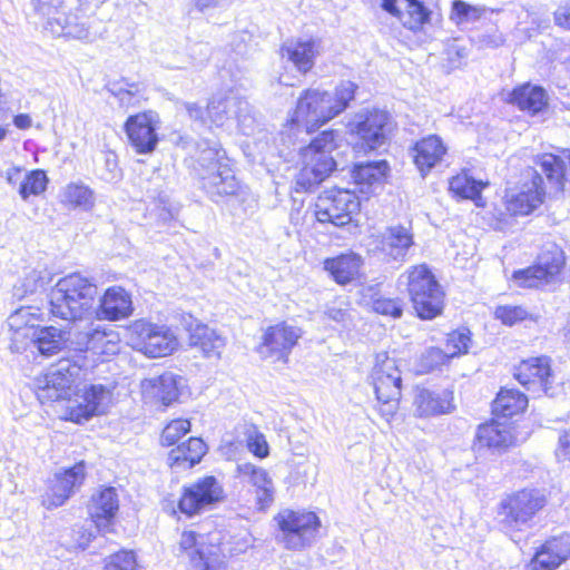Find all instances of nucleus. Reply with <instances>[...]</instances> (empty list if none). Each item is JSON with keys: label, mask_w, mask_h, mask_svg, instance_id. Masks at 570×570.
Returning <instances> with one entry per match:
<instances>
[{"label": "nucleus", "mask_w": 570, "mask_h": 570, "mask_svg": "<svg viewBox=\"0 0 570 570\" xmlns=\"http://www.w3.org/2000/svg\"><path fill=\"white\" fill-rule=\"evenodd\" d=\"M31 18L42 31L56 39L91 45L108 32V17L102 7L91 0H30Z\"/></svg>", "instance_id": "1"}, {"label": "nucleus", "mask_w": 570, "mask_h": 570, "mask_svg": "<svg viewBox=\"0 0 570 570\" xmlns=\"http://www.w3.org/2000/svg\"><path fill=\"white\" fill-rule=\"evenodd\" d=\"M355 90L356 85L352 81H342L333 91L317 88L303 90L294 110L288 114L282 134L292 139V136L315 131L347 108Z\"/></svg>", "instance_id": "2"}, {"label": "nucleus", "mask_w": 570, "mask_h": 570, "mask_svg": "<svg viewBox=\"0 0 570 570\" xmlns=\"http://www.w3.org/2000/svg\"><path fill=\"white\" fill-rule=\"evenodd\" d=\"M43 321L38 307L22 306L13 312L7 321L10 332V350L21 353L32 345L42 355L58 353L65 344L69 345V331L55 326H40Z\"/></svg>", "instance_id": "3"}, {"label": "nucleus", "mask_w": 570, "mask_h": 570, "mask_svg": "<svg viewBox=\"0 0 570 570\" xmlns=\"http://www.w3.org/2000/svg\"><path fill=\"white\" fill-rule=\"evenodd\" d=\"M97 285L80 273H71L58 279L48 294L49 311L53 317L81 325L95 316L94 301Z\"/></svg>", "instance_id": "4"}, {"label": "nucleus", "mask_w": 570, "mask_h": 570, "mask_svg": "<svg viewBox=\"0 0 570 570\" xmlns=\"http://www.w3.org/2000/svg\"><path fill=\"white\" fill-rule=\"evenodd\" d=\"M340 134L325 130L307 146L299 148L302 167L295 176L294 190L308 193L314 190L337 167L333 153L338 147Z\"/></svg>", "instance_id": "5"}, {"label": "nucleus", "mask_w": 570, "mask_h": 570, "mask_svg": "<svg viewBox=\"0 0 570 570\" xmlns=\"http://www.w3.org/2000/svg\"><path fill=\"white\" fill-rule=\"evenodd\" d=\"M405 285L417 316L433 320L444 307V292L426 264L411 266L397 279Z\"/></svg>", "instance_id": "6"}, {"label": "nucleus", "mask_w": 570, "mask_h": 570, "mask_svg": "<svg viewBox=\"0 0 570 570\" xmlns=\"http://www.w3.org/2000/svg\"><path fill=\"white\" fill-rule=\"evenodd\" d=\"M381 415L390 421L396 413L401 399L402 377L396 360L386 352L377 353L370 374Z\"/></svg>", "instance_id": "7"}, {"label": "nucleus", "mask_w": 570, "mask_h": 570, "mask_svg": "<svg viewBox=\"0 0 570 570\" xmlns=\"http://www.w3.org/2000/svg\"><path fill=\"white\" fill-rule=\"evenodd\" d=\"M546 504L547 497L542 490L522 489L502 499L498 513L505 528L520 531L531 525Z\"/></svg>", "instance_id": "8"}, {"label": "nucleus", "mask_w": 570, "mask_h": 570, "mask_svg": "<svg viewBox=\"0 0 570 570\" xmlns=\"http://www.w3.org/2000/svg\"><path fill=\"white\" fill-rule=\"evenodd\" d=\"M279 528V539L288 550H303L311 547L320 532L321 520L311 511L282 510L275 517Z\"/></svg>", "instance_id": "9"}, {"label": "nucleus", "mask_w": 570, "mask_h": 570, "mask_svg": "<svg viewBox=\"0 0 570 570\" xmlns=\"http://www.w3.org/2000/svg\"><path fill=\"white\" fill-rule=\"evenodd\" d=\"M91 316L81 325L69 328V346L75 351H90L96 355H114L118 351L119 334Z\"/></svg>", "instance_id": "10"}, {"label": "nucleus", "mask_w": 570, "mask_h": 570, "mask_svg": "<svg viewBox=\"0 0 570 570\" xmlns=\"http://www.w3.org/2000/svg\"><path fill=\"white\" fill-rule=\"evenodd\" d=\"M563 266L562 249L556 244H549L539 254L534 265L515 271L511 281L518 287L539 288L556 282Z\"/></svg>", "instance_id": "11"}, {"label": "nucleus", "mask_w": 570, "mask_h": 570, "mask_svg": "<svg viewBox=\"0 0 570 570\" xmlns=\"http://www.w3.org/2000/svg\"><path fill=\"white\" fill-rule=\"evenodd\" d=\"M206 115L217 127L236 120L239 130L247 136L253 134L256 124L249 104L234 91L214 96L207 106Z\"/></svg>", "instance_id": "12"}, {"label": "nucleus", "mask_w": 570, "mask_h": 570, "mask_svg": "<svg viewBox=\"0 0 570 570\" xmlns=\"http://www.w3.org/2000/svg\"><path fill=\"white\" fill-rule=\"evenodd\" d=\"M360 210L358 197L345 189L324 191L315 204V217L322 224L342 227Z\"/></svg>", "instance_id": "13"}, {"label": "nucleus", "mask_w": 570, "mask_h": 570, "mask_svg": "<svg viewBox=\"0 0 570 570\" xmlns=\"http://www.w3.org/2000/svg\"><path fill=\"white\" fill-rule=\"evenodd\" d=\"M391 129V116L384 110L358 112L348 124V130L356 139V145L364 151L382 147Z\"/></svg>", "instance_id": "14"}, {"label": "nucleus", "mask_w": 570, "mask_h": 570, "mask_svg": "<svg viewBox=\"0 0 570 570\" xmlns=\"http://www.w3.org/2000/svg\"><path fill=\"white\" fill-rule=\"evenodd\" d=\"M302 330L286 322L268 326L262 335L257 353L263 360L288 363L289 354L302 337Z\"/></svg>", "instance_id": "15"}, {"label": "nucleus", "mask_w": 570, "mask_h": 570, "mask_svg": "<svg viewBox=\"0 0 570 570\" xmlns=\"http://www.w3.org/2000/svg\"><path fill=\"white\" fill-rule=\"evenodd\" d=\"M414 244L410 226L393 225L373 237L371 250L385 263H403Z\"/></svg>", "instance_id": "16"}, {"label": "nucleus", "mask_w": 570, "mask_h": 570, "mask_svg": "<svg viewBox=\"0 0 570 570\" xmlns=\"http://www.w3.org/2000/svg\"><path fill=\"white\" fill-rule=\"evenodd\" d=\"M81 367L69 360L60 361L45 375L43 385L39 387L40 402H55L71 395L72 387L80 380Z\"/></svg>", "instance_id": "17"}, {"label": "nucleus", "mask_w": 570, "mask_h": 570, "mask_svg": "<svg viewBox=\"0 0 570 570\" xmlns=\"http://www.w3.org/2000/svg\"><path fill=\"white\" fill-rule=\"evenodd\" d=\"M224 497V491L215 476H205L184 488L178 502L179 510L191 517L213 507Z\"/></svg>", "instance_id": "18"}, {"label": "nucleus", "mask_w": 570, "mask_h": 570, "mask_svg": "<svg viewBox=\"0 0 570 570\" xmlns=\"http://www.w3.org/2000/svg\"><path fill=\"white\" fill-rule=\"evenodd\" d=\"M514 377L534 395L544 393L550 397L559 395L558 386L551 383V367L546 356L524 360L517 367Z\"/></svg>", "instance_id": "19"}, {"label": "nucleus", "mask_w": 570, "mask_h": 570, "mask_svg": "<svg viewBox=\"0 0 570 570\" xmlns=\"http://www.w3.org/2000/svg\"><path fill=\"white\" fill-rule=\"evenodd\" d=\"M132 332L138 335V350L149 357L169 355L178 345L174 333L165 326L137 321L132 325Z\"/></svg>", "instance_id": "20"}, {"label": "nucleus", "mask_w": 570, "mask_h": 570, "mask_svg": "<svg viewBox=\"0 0 570 570\" xmlns=\"http://www.w3.org/2000/svg\"><path fill=\"white\" fill-rule=\"evenodd\" d=\"M86 478V465L83 461L63 472L56 473L49 489L42 497V504L48 509L61 507L78 489Z\"/></svg>", "instance_id": "21"}, {"label": "nucleus", "mask_w": 570, "mask_h": 570, "mask_svg": "<svg viewBox=\"0 0 570 570\" xmlns=\"http://www.w3.org/2000/svg\"><path fill=\"white\" fill-rule=\"evenodd\" d=\"M531 184H524L518 193L505 195V207L511 215H529L544 199L546 187L543 178L537 170H529Z\"/></svg>", "instance_id": "22"}, {"label": "nucleus", "mask_w": 570, "mask_h": 570, "mask_svg": "<svg viewBox=\"0 0 570 570\" xmlns=\"http://www.w3.org/2000/svg\"><path fill=\"white\" fill-rule=\"evenodd\" d=\"M88 514L98 531H109L112 520L119 510L117 490L105 487L97 490L88 503Z\"/></svg>", "instance_id": "23"}, {"label": "nucleus", "mask_w": 570, "mask_h": 570, "mask_svg": "<svg viewBox=\"0 0 570 570\" xmlns=\"http://www.w3.org/2000/svg\"><path fill=\"white\" fill-rule=\"evenodd\" d=\"M126 134L130 144L139 154H147L155 149L158 142L156 120L153 112H142L130 116L125 124Z\"/></svg>", "instance_id": "24"}, {"label": "nucleus", "mask_w": 570, "mask_h": 570, "mask_svg": "<svg viewBox=\"0 0 570 570\" xmlns=\"http://www.w3.org/2000/svg\"><path fill=\"white\" fill-rule=\"evenodd\" d=\"M535 165L556 191L563 190L566 184H570V149L542 154L538 156Z\"/></svg>", "instance_id": "25"}, {"label": "nucleus", "mask_w": 570, "mask_h": 570, "mask_svg": "<svg viewBox=\"0 0 570 570\" xmlns=\"http://www.w3.org/2000/svg\"><path fill=\"white\" fill-rule=\"evenodd\" d=\"M414 412L420 417L449 414L454 410L453 392L416 387L413 396Z\"/></svg>", "instance_id": "26"}, {"label": "nucleus", "mask_w": 570, "mask_h": 570, "mask_svg": "<svg viewBox=\"0 0 570 570\" xmlns=\"http://www.w3.org/2000/svg\"><path fill=\"white\" fill-rule=\"evenodd\" d=\"M570 558V535L553 537L541 544L531 562V570H556Z\"/></svg>", "instance_id": "27"}, {"label": "nucleus", "mask_w": 570, "mask_h": 570, "mask_svg": "<svg viewBox=\"0 0 570 570\" xmlns=\"http://www.w3.org/2000/svg\"><path fill=\"white\" fill-rule=\"evenodd\" d=\"M190 159L191 168L197 178L203 176V171H210L230 163L220 144L207 138H202L194 144Z\"/></svg>", "instance_id": "28"}, {"label": "nucleus", "mask_w": 570, "mask_h": 570, "mask_svg": "<svg viewBox=\"0 0 570 570\" xmlns=\"http://www.w3.org/2000/svg\"><path fill=\"white\" fill-rule=\"evenodd\" d=\"M198 180L202 189L214 202H218L219 197L235 195L238 190V181L230 163L210 171H203V176L198 177Z\"/></svg>", "instance_id": "29"}, {"label": "nucleus", "mask_w": 570, "mask_h": 570, "mask_svg": "<svg viewBox=\"0 0 570 570\" xmlns=\"http://www.w3.org/2000/svg\"><path fill=\"white\" fill-rule=\"evenodd\" d=\"M111 392L104 385H91L85 390L81 401L70 407V420L77 423L89 420L94 415L105 413Z\"/></svg>", "instance_id": "30"}, {"label": "nucleus", "mask_w": 570, "mask_h": 570, "mask_svg": "<svg viewBox=\"0 0 570 570\" xmlns=\"http://www.w3.org/2000/svg\"><path fill=\"white\" fill-rule=\"evenodd\" d=\"M237 473L256 489V504L258 510L268 509L274 502L275 488L268 472L252 463L237 465Z\"/></svg>", "instance_id": "31"}, {"label": "nucleus", "mask_w": 570, "mask_h": 570, "mask_svg": "<svg viewBox=\"0 0 570 570\" xmlns=\"http://www.w3.org/2000/svg\"><path fill=\"white\" fill-rule=\"evenodd\" d=\"M132 312L130 295L119 286L106 289L100 298L99 308L95 309L98 320L118 321L128 317Z\"/></svg>", "instance_id": "32"}, {"label": "nucleus", "mask_w": 570, "mask_h": 570, "mask_svg": "<svg viewBox=\"0 0 570 570\" xmlns=\"http://www.w3.org/2000/svg\"><path fill=\"white\" fill-rule=\"evenodd\" d=\"M382 7L410 30H419L430 19V11L419 0H383Z\"/></svg>", "instance_id": "33"}, {"label": "nucleus", "mask_w": 570, "mask_h": 570, "mask_svg": "<svg viewBox=\"0 0 570 570\" xmlns=\"http://www.w3.org/2000/svg\"><path fill=\"white\" fill-rule=\"evenodd\" d=\"M141 391L146 399L160 402L164 406H169L179 396L177 376L174 373L164 374L141 382Z\"/></svg>", "instance_id": "34"}, {"label": "nucleus", "mask_w": 570, "mask_h": 570, "mask_svg": "<svg viewBox=\"0 0 570 570\" xmlns=\"http://www.w3.org/2000/svg\"><path fill=\"white\" fill-rule=\"evenodd\" d=\"M413 153L414 163L424 176L442 161L446 147L439 136L430 135L414 145Z\"/></svg>", "instance_id": "35"}, {"label": "nucleus", "mask_w": 570, "mask_h": 570, "mask_svg": "<svg viewBox=\"0 0 570 570\" xmlns=\"http://www.w3.org/2000/svg\"><path fill=\"white\" fill-rule=\"evenodd\" d=\"M207 452V445L199 438H189L187 442L170 450L167 463L177 472L186 471L198 464Z\"/></svg>", "instance_id": "36"}, {"label": "nucleus", "mask_w": 570, "mask_h": 570, "mask_svg": "<svg viewBox=\"0 0 570 570\" xmlns=\"http://www.w3.org/2000/svg\"><path fill=\"white\" fill-rule=\"evenodd\" d=\"M362 266L363 258L355 253L341 254L324 261V269L340 285L355 281L360 276Z\"/></svg>", "instance_id": "37"}, {"label": "nucleus", "mask_w": 570, "mask_h": 570, "mask_svg": "<svg viewBox=\"0 0 570 570\" xmlns=\"http://www.w3.org/2000/svg\"><path fill=\"white\" fill-rule=\"evenodd\" d=\"M475 440L479 448L501 451L509 448L514 438L508 423L493 420L479 426Z\"/></svg>", "instance_id": "38"}, {"label": "nucleus", "mask_w": 570, "mask_h": 570, "mask_svg": "<svg viewBox=\"0 0 570 570\" xmlns=\"http://www.w3.org/2000/svg\"><path fill=\"white\" fill-rule=\"evenodd\" d=\"M316 52L314 40H289L281 48L282 58L292 62L302 73H306L312 69Z\"/></svg>", "instance_id": "39"}, {"label": "nucleus", "mask_w": 570, "mask_h": 570, "mask_svg": "<svg viewBox=\"0 0 570 570\" xmlns=\"http://www.w3.org/2000/svg\"><path fill=\"white\" fill-rule=\"evenodd\" d=\"M510 101L517 105L521 110L535 115L547 108L548 95L540 86L524 83L513 89Z\"/></svg>", "instance_id": "40"}, {"label": "nucleus", "mask_w": 570, "mask_h": 570, "mask_svg": "<svg viewBox=\"0 0 570 570\" xmlns=\"http://www.w3.org/2000/svg\"><path fill=\"white\" fill-rule=\"evenodd\" d=\"M225 337L204 324H197L189 334V345L199 348L206 357H219L225 347Z\"/></svg>", "instance_id": "41"}, {"label": "nucleus", "mask_w": 570, "mask_h": 570, "mask_svg": "<svg viewBox=\"0 0 570 570\" xmlns=\"http://www.w3.org/2000/svg\"><path fill=\"white\" fill-rule=\"evenodd\" d=\"M528 397L513 389H502L492 405V412L498 417H511L525 410Z\"/></svg>", "instance_id": "42"}, {"label": "nucleus", "mask_w": 570, "mask_h": 570, "mask_svg": "<svg viewBox=\"0 0 570 570\" xmlns=\"http://www.w3.org/2000/svg\"><path fill=\"white\" fill-rule=\"evenodd\" d=\"M485 185L487 184H483L481 180H475L466 174H461L450 180L449 188L454 195L464 199L474 200L479 206L481 191Z\"/></svg>", "instance_id": "43"}, {"label": "nucleus", "mask_w": 570, "mask_h": 570, "mask_svg": "<svg viewBox=\"0 0 570 570\" xmlns=\"http://www.w3.org/2000/svg\"><path fill=\"white\" fill-rule=\"evenodd\" d=\"M61 197L63 203L83 209H90L95 204L94 191L82 183L68 184Z\"/></svg>", "instance_id": "44"}, {"label": "nucleus", "mask_w": 570, "mask_h": 570, "mask_svg": "<svg viewBox=\"0 0 570 570\" xmlns=\"http://www.w3.org/2000/svg\"><path fill=\"white\" fill-rule=\"evenodd\" d=\"M187 570H228L227 563L225 562L218 549L208 546L199 554H194L190 561H188Z\"/></svg>", "instance_id": "45"}, {"label": "nucleus", "mask_w": 570, "mask_h": 570, "mask_svg": "<svg viewBox=\"0 0 570 570\" xmlns=\"http://www.w3.org/2000/svg\"><path fill=\"white\" fill-rule=\"evenodd\" d=\"M47 184L48 177L43 170H32L20 181L19 195L23 200H27L30 196L42 194L47 188Z\"/></svg>", "instance_id": "46"}, {"label": "nucleus", "mask_w": 570, "mask_h": 570, "mask_svg": "<svg viewBox=\"0 0 570 570\" xmlns=\"http://www.w3.org/2000/svg\"><path fill=\"white\" fill-rule=\"evenodd\" d=\"M386 168L385 161L361 163L354 166L353 178L356 184L372 185L385 175Z\"/></svg>", "instance_id": "47"}, {"label": "nucleus", "mask_w": 570, "mask_h": 570, "mask_svg": "<svg viewBox=\"0 0 570 570\" xmlns=\"http://www.w3.org/2000/svg\"><path fill=\"white\" fill-rule=\"evenodd\" d=\"M485 9L483 7L471 6L462 0H455L452 3L451 20L460 26L468 22L478 21Z\"/></svg>", "instance_id": "48"}, {"label": "nucleus", "mask_w": 570, "mask_h": 570, "mask_svg": "<svg viewBox=\"0 0 570 570\" xmlns=\"http://www.w3.org/2000/svg\"><path fill=\"white\" fill-rule=\"evenodd\" d=\"M208 546L204 542V537L197 534L194 531H185L181 533L178 549V557H186L188 561L191 560L194 554H199L203 552Z\"/></svg>", "instance_id": "49"}, {"label": "nucleus", "mask_w": 570, "mask_h": 570, "mask_svg": "<svg viewBox=\"0 0 570 570\" xmlns=\"http://www.w3.org/2000/svg\"><path fill=\"white\" fill-rule=\"evenodd\" d=\"M51 281L52 276L48 271L33 269L21 281V286L17 287V293L20 289H22V295L37 293L38 291L45 289Z\"/></svg>", "instance_id": "50"}, {"label": "nucleus", "mask_w": 570, "mask_h": 570, "mask_svg": "<svg viewBox=\"0 0 570 570\" xmlns=\"http://www.w3.org/2000/svg\"><path fill=\"white\" fill-rule=\"evenodd\" d=\"M190 430L188 420L177 419L169 422L161 433V444L170 446Z\"/></svg>", "instance_id": "51"}, {"label": "nucleus", "mask_w": 570, "mask_h": 570, "mask_svg": "<svg viewBox=\"0 0 570 570\" xmlns=\"http://www.w3.org/2000/svg\"><path fill=\"white\" fill-rule=\"evenodd\" d=\"M494 315L503 324L512 326L527 318H531V314L522 306L503 305L495 308Z\"/></svg>", "instance_id": "52"}, {"label": "nucleus", "mask_w": 570, "mask_h": 570, "mask_svg": "<svg viewBox=\"0 0 570 570\" xmlns=\"http://www.w3.org/2000/svg\"><path fill=\"white\" fill-rule=\"evenodd\" d=\"M374 312L392 316L393 318H400L403 314V303L400 298L379 297L372 303Z\"/></svg>", "instance_id": "53"}, {"label": "nucleus", "mask_w": 570, "mask_h": 570, "mask_svg": "<svg viewBox=\"0 0 570 570\" xmlns=\"http://www.w3.org/2000/svg\"><path fill=\"white\" fill-rule=\"evenodd\" d=\"M105 570H139L134 552L120 551L110 556L105 564Z\"/></svg>", "instance_id": "54"}, {"label": "nucleus", "mask_w": 570, "mask_h": 570, "mask_svg": "<svg viewBox=\"0 0 570 570\" xmlns=\"http://www.w3.org/2000/svg\"><path fill=\"white\" fill-rule=\"evenodd\" d=\"M471 338L469 336V333L453 332L449 334L446 340V350L451 357L462 353H466Z\"/></svg>", "instance_id": "55"}, {"label": "nucleus", "mask_w": 570, "mask_h": 570, "mask_svg": "<svg viewBox=\"0 0 570 570\" xmlns=\"http://www.w3.org/2000/svg\"><path fill=\"white\" fill-rule=\"evenodd\" d=\"M247 446L249 451L258 456L266 458L268 455V444L265 436L256 430L248 433Z\"/></svg>", "instance_id": "56"}, {"label": "nucleus", "mask_w": 570, "mask_h": 570, "mask_svg": "<svg viewBox=\"0 0 570 570\" xmlns=\"http://www.w3.org/2000/svg\"><path fill=\"white\" fill-rule=\"evenodd\" d=\"M449 357H451V355L448 351L444 352L441 348L431 347L423 354L422 363L426 370L432 371L435 367L444 364Z\"/></svg>", "instance_id": "57"}, {"label": "nucleus", "mask_w": 570, "mask_h": 570, "mask_svg": "<svg viewBox=\"0 0 570 570\" xmlns=\"http://www.w3.org/2000/svg\"><path fill=\"white\" fill-rule=\"evenodd\" d=\"M529 23L538 31L547 30L550 27V16L547 11H533L529 14Z\"/></svg>", "instance_id": "58"}, {"label": "nucleus", "mask_w": 570, "mask_h": 570, "mask_svg": "<svg viewBox=\"0 0 570 570\" xmlns=\"http://www.w3.org/2000/svg\"><path fill=\"white\" fill-rule=\"evenodd\" d=\"M114 94L122 105H134V99L139 94V87L135 83L127 85V88L120 87Z\"/></svg>", "instance_id": "59"}, {"label": "nucleus", "mask_w": 570, "mask_h": 570, "mask_svg": "<svg viewBox=\"0 0 570 570\" xmlns=\"http://www.w3.org/2000/svg\"><path fill=\"white\" fill-rule=\"evenodd\" d=\"M559 460L570 461V429L559 436V446L556 450Z\"/></svg>", "instance_id": "60"}, {"label": "nucleus", "mask_w": 570, "mask_h": 570, "mask_svg": "<svg viewBox=\"0 0 570 570\" xmlns=\"http://www.w3.org/2000/svg\"><path fill=\"white\" fill-rule=\"evenodd\" d=\"M194 7L200 11L205 12L208 9L215 8H224L228 7L233 0H190Z\"/></svg>", "instance_id": "61"}, {"label": "nucleus", "mask_w": 570, "mask_h": 570, "mask_svg": "<svg viewBox=\"0 0 570 570\" xmlns=\"http://www.w3.org/2000/svg\"><path fill=\"white\" fill-rule=\"evenodd\" d=\"M504 42V38L501 33L493 32L488 35H482L479 39V43L484 48H498L502 46Z\"/></svg>", "instance_id": "62"}, {"label": "nucleus", "mask_w": 570, "mask_h": 570, "mask_svg": "<svg viewBox=\"0 0 570 570\" xmlns=\"http://www.w3.org/2000/svg\"><path fill=\"white\" fill-rule=\"evenodd\" d=\"M553 18L557 26L570 29V3L556 10Z\"/></svg>", "instance_id": "63"}, {"label": "nucleus", "mask_w": 570, "mask_h": 570, "mask_svg": "<svg viewBox=\"0 0 570 570\" xmlns=\"http://www.w3.org/2000/svg\"><path fill=\"white\" fill-rule=\"evenodd\" d=\"M183 107L193 120L199 121L203 125L206 124L205 112L196 102H184Z\"/></svg>", "instance_id": "64"}]
</instances>
